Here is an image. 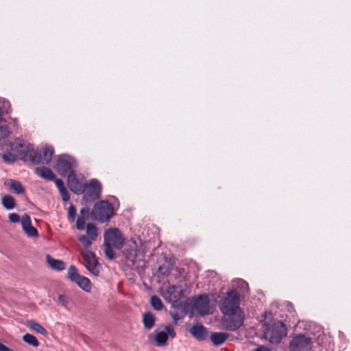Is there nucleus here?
<instances>
[{
	"mask_svg": "<svg viewBox=\"0 0 351 351\" xmlns=\"http://www.w3.org/2000/svg\"><path fill=\"white\" fill-rule=\"evenodd\" d=\"M191 335L197 341H202L208 337V330L201 324H194L189 330Z\"/></svg>",
	"mask_w": 351,
	"mask_h": 351,
	"instance_id": "4468645a",
	"label": "nucleus"
},
{
	"mask_svg": "<svg viewBox=\"0 0 351 351\" xmlns=\"http://www.w3.org/2000/svg\"><path fill=\"white\" fill-rule=\"evenodd\" d=\"M229 335L226 332H212L210 339L215 346L223 344L228 338Z\"/></svg>",
	"mask_w": 351,
	"mask_h": 351,
	"instance_id": "aec40b11",
	"label": "nucleus"
},
{
	"mask_svg": "<svg viewBox=\"0 0 351 351\" xmlns=\"http://www.w3.org/2000/svg\"><path fill=\"white\" fill-rule=\"evenodd\" d=\"M35 173L47 180H53L55 179V175L52 171L45 167L36 168Z\"/></svg>",
	"mask_w": 351,
	"mask_h": 351,
	"instance_id": "6ab92c4d",
	"label": "nucleus"
},
{
	"mask_svg": "<svg viewBox=\"0 0 351 351\" xmlns=\"http://www.w3.org/2000/svg\"><path fill=\"white\" fill-rule=\"evenodd\" d=\"M239 282L241 283V286H247V285L246 284V282L243 280H239Z\"/></svg>",
	"mask_w": 351,
	"mask_h": 351,
	"instance_id": "a19ab883",
	"label": "nucleus"
},
{
	"mask_svg": "<svg viewBox=\"0 0 351 351\" xmlns=\"http://www.w3.org/2000/svg\"><path fill=\"white\" fill-rule=\"evenodd\" d=\"M77 239L83 245V246L86 248L85 250H88L89 247L92 245V242L93 240L90 239L88 236L80 234L77 236Z\"/></svg>",
	"mask_w": 351,
	"mask_h": 351,
	"instance_id": "cd10ccee",
	"label": "nucleus"
},
{
	"mask_svg": "<svg viewBox=\"0 0 351 351\" xmlns=\"http://www.w3.org/2000/svg\"><path fill=\"white\" fill-rule=\"evenodd\" d=\"M46 260L49 265L55 270L62 271L65 269V263L62 261L55 259L49 255L46 256Z\"/></svg>",
	"mask_w": 351,
	"mask_h": 351,
	"instance_id": "412c9836",
	"label": "nucleus"
},
{
	"mask_svg": "<svg viewBox=\"0 0 351 351\" xmlns=\"http://www.w3.org/2000/svg\"><path fill=\"white\" fill-rule=\"evenodd\" d=\"M27 325L32 330H33L41 335H47V331L46 330V329L37 322H35L31 320V321L27 322Z\"/></svg>",
	"mask_w": 351,
	"mask_h": 351,
	"instance_id": "b1692460",
	"label": "nucleus"
},
{
	"mask_svg": "<svg viewBox=\"0 0 351 351\" xmlns=\"http://www.w3.org/2000/svg\"><path fill=\"white\" fill-rule=\"evenodd\" d=\"M195 310L201 315H206L212 313V307L210 304V300L206 295L197 298L194 302Z\"/></svg>",
	"mask_w": 351,
	"mask_h": 351,
	"instance_id": "9b49d317",
	"label": "nucleus"
},
{
	"mask_svg": "<svg viewBox=\"0 0 351 351\" xmlns=\"http://www.w3.org/2000/svg\"><path fill=\"white\" fill-rule=\"evenodd\" d=\"M86 234L90 239L95 241L98 236L97 228L94 224L89 223L86 225Z\"/></svg>",
	"mask_w": 351,
	"mask_h": 351,
	"instance_id": "393cba45",
	"label": "nucleus"
},
{
	"mask_svg": "<svg viewBox=\"0 0 351 351\" xmlns=\"http://www.w3.org/2000/svg\"><path fill=\"white\" fill-rule=\"evenodd\" d=\"M84 198L86 201H92L97 199L100 195L101 186L97 180H91L88 183L83 186Z\"/></svg>",
	"mask_w": 351,
	"mask_h": 351,
	"instance_id": "0eeeda50",
	"label": "nucleus"
},
{
	"mask_svg": "<svg viewBox=\"0 0 351 351\" xmlns=\"http://www.w3.org/2000/svg\"><path fill=\"white\" fill-rule=\"evenodd\" d=\"M22 339L24 342L33 347L37 348L39 346L38 339L33 335L27 333L23 336Z\"/></svg>",
	"mask_w": 351,
	"mask_h": 351,
	"instance_id": "a878e982",
	"label": "nucleus"
},
{
	"mask_svg": "<svg viewBox=\"0 0 351 351\" xmlns=\"http://www.w3.org/2000/svg\"><path fill=\"white\" fill-rule=\"evenodd\" d=\"M68 215L69 217H71L73 220L75 219L76 215V209L73 205H71L69 207Z\"/></svg>",
	"mask_w": 351,
	"mask_h": 351,
	"instance_id": "f704fd0d",
	"label": "nucleus"
},
{
	"mask_svg": "<svg viewBox=\"0 0 351 351\" xmlns=\"http://www.w3.org/2000/svg\"><path fill=\"white\" fill-rule=\"evenodd\" d=\"M4 185L17 194H21L25 192V188L19 181L9 179L4 182Z\"/></svg>",
	"mask_w": 351,
	"mask_h": 351,
	"instance_id": "a211bd4d",
	"label": "nucleus"
},
{
	"mask_svg": "<svg viewBox=\"0 0 351 351\" xmlns=\"http://www.w3.org/2000/svg\"><path fill=\"white\" fill-rule=\"evenodd\" d=\"M77 167L76 160L70 155L62 154L57 157L53 168L61 176H66Z\"/></svg>",
	"mask_w": 351,
	"mask_h": 351,
	"instance_id": "f03ea898",
	"label": "nucleus"
},
{
	"mask_svg": "<svg viewBox=\"0 0 351 351\" xmlns=\"http://www.w3.org/2000/svg\"><path fill=\"white\" fill-rule=\"evenodd\" d=\"M80 254L84 261V266L93 275L99 276L101 271V265L99 263L93 252L88 250H80Z\"/></svg>",
	"mask_w": 351,
	"mask_h": 351,
	"instance_id": "39448f33",
	"label": "nucleus"
},
{
	"mask_svg": "<svg viewBox=\"0 0 351 351\" xmlns=\"http://www.w3.org/2000/svg\"><path fill=\"white\" fill-rule=\"evenodd\" d=\"M1 204L7 210H12L16 206L14 198L10 195H5L2 197Z\"/></svg>",
	"mask_w": 351,
	"mask_h": 351,
	"instance_id": "4be33fe9",
	"label": "nucleus"
},
{
	"mask_svg": "<svg viewBox=\"0 0 351 351\" xmlns=\"http://www.w3.org/2000/svg\"><path fill=\"white\" fill-rule=\"evenodd\" d=\"M104 242L111 245L113 247L121 249L123 245L124 239L117 228H110L104 233Z\"/></svg>",
	"mask_w": 351,
	"mask_h": 351,
	"instance_id": "6e6552de",
	"label": "nucleus"
},
{
	"mask_svg": "<svg viewBox=\"0 0 351 351\" xmlns=\"http://www.w3.org/2000/svg\"><path fill=\"white\" fill-rule=\"evenodd\" d=\"M264 334L265 338L271 343L276 344L287 336V330L281 321H278L267 326Z\"/></svg>",
	"mask_w": 351,
	"mask_h": 351,
	"instance_id": "7ed1b4c3",
	"label": "nucleus"
},
{
	"mask_svg": "<svg viewBox=\"0 0 351 351\" xmlns=\"http://www.w3.org/2000/svg\"><path fill=\"white\" fill-rule=\"evenodd\" d=\"M143 322L145 328L149 330L154 325L155 318L152 313L147 312L143 315Z\"/></svg>",
	"mask_w": 351,
	"mask_h": 351,
	"instance_id": "5701e85b",
	"label": "nucleus"
},
{
	"mask_svg": "<svg viewBox=\"0 0 351 351\" xmlns=\"http://www.w3.org/2000/svg\"><path fill=\"white\" fill-rule=\"evenodd\" d=\"M23 229L29 237H37L38 233L37 230L32 226L30 217L24 215L21 220Z\"/></svg>",
	"mask_w": 351,
	"mask_h": 351,
	"instance_id": "dca6fc26",
	"label": "nucleus"
},
{
	"mask_svg": "<svg viewBox=\"0 0 351 351\" xmlns=\"http://www.w3.org/2000/svg\"><path fill=\"white\" fill-rule=\"evenodd\" d=\"M10 134V131L7 126L1 125L0 126V141L5 138Z\"/></svg>",
	"mask_w": 351,
	"mask_h": 351,
	"instance_id": "c756f323",
	"label": "nucleus"
},
{
	"mask_svg": "<svg viewBox=\"0 0 351 351\" xmlns=\"http://www.w3.org/2000/svg\"><path fill=\"white\" fill-rule=\"evenodd\" d=\"M182 290L176 286H169L167 289L166 298L170 302H176L178 301L182 296Z\"/></svg>",
	"mask_w": 351,
	"mask_h": 351,
	"instance_id": "f3484780",
	"label": "nucleus"
},
{
	"mask_svg": "<svg viewBox=\"0 0 351 351\" xmlns=\"http://www.w3.org/2000/svg\"><path fill=\"white\" fill-rule=\"evenodd\" d=\"M0 351H14V350L7 347L4 344L0 343Z\"/></svg>",
	"mask_w": 351,
	"mask_h": 351,
	"instance_id": "ea45409f",
	"label": "nucleus"
},
{
	"mask_svg": "<svg viewBox=\"0 0 351 351\" xmlns=\"http://www.w3.org/2000/svg\"><path fill=\"white\" fill-rule=\"evenodd\" d=\"M54 150L51 146H45L42 150L34 152V157L32 158V163L38 164H48L51 160L52 156Z\"/></svg>",
	"mask_w": 351,
	"mask_h": 351,
	"instance_id": "9d476101",
	"label": "nucleus"
},
{
	"mask_svg": "<svg viewBox=\"0 0 351 351\" xmlns=\"http://www.w3.org/2000/svg\"><path fill=\"white\" fill-rule=\"evenodd\" d=\"M166 332L160 331L156 334L155 335V341L156 344L158 346H163L166 345V343L168 340V337L169 336L171 338H174L176 335V331L174 328L171 325H167L165 327Z\"/></svg>",
	"mask_w": 351,
	"mask_h": 351,
	"instance_id": "f8f14e48",
	"label": "nucleus"
},
{
	"mask_svg": "<svg viewBox=\"0 0 351 351\" xmlns=\"http://www.w3.org/2000/svg\"><path fill=\"white\" fill-rule=\"evenodd\" d=\"M253 351H272V350L265 346H259L255 348Z\"/></svg>",
	"mask_w": 351,
	"mask_h": 351,
	"instance_id": "58836bf2",
	"label": "nucleus"
},
{
	"mask_svg": "<svg viewBox=\"0 0 351 351\" xmlns=\"http://www.w3.org/2000/svg\"><path fill=\"white\" fill-rule=\"evenodd\" d=\"M53 180L55 181L56 185L58 187L59 191L66 189L62 180L55 178Z\"/></svg>",
	"mask_w": 351,
	"mask_h": 351,
	"instance_id": "c9c22d12",
	"label": "nucleus"
},
{
	"mask_svg": "<svg viewBox=\"0 0 351 351\" xmlns=\"http://www.w3.org/2000/svg\"><path fill=\"white\" fill-rule=\"evenodd\" d=\"M58 301L59 304H60L63 306H66L67 304L66 298L63 295H60L58 296Z\"/></svg>",
	"mask_w": 351,
	"mask_h": 351,
	"instance_id": "4c0bfd02",
	"label": "nucleus"
},
{
	"mask_svg": "<svg viewBox=\"0 0 351 351\" xmlns=\"http://www.w3.org/2000/svg\"><path fill=\"white\" fill-rule=\"evenodd\" d=\"M59 192L64 202H68L69 200V194L66 189H63L62 191H60Z\"/></svg>",
	"mask_w": 351,
	"mask_h": 351,
	"instance_id": "e433bc0d",
	"label": "nucleus"
},
{
	"mask_svg": "<svg viewBox=\"0 0 351 351\" xmlns=\"http://www.w3.org/2000/svg\"><path fill=\"white\" fill-rule=\"evenodd\" d=\"M311 348V339L305 335L295 337L289 343L290 351H309Z\"/></svg>",
	"mask_w": 351,
	"mask_h": 351,
	"instance_id": "1a4fd4ad",
	"label": "nucleus"
},
{
	"mask_svg": "<svg viewBox=\"0 0 351 351\" xmlns=\"http://www.w3.org/2000/svg\"><path fill=\"white\" fill-rule=\"evenodd\" d=\"M16 152L21 160L32 162L34 152H36L32 145L29 144H19L16 148Z\"/></svg>",
	"mask_w": 351,
	"mask_h": 351,
	"instance_id": "ddd939ff",
	"label": "nucleus"
},
{
	"mask_svg": "<svg viewBox=\"0 0 351 351\" xmlns=\"http://www.w3.org/2000/svg\"><path fill=\"white\" fill-rule=\"evenodd\" d=\"M67 278L72 282H75L84 291H90L91 282L90 280L78 273L77 269L74 265H71L67 271Z\"/></svg>",
	"mask_w": 351,
	"mask_h": 351,
	"instance_id": "423d86ee",
	"label": "nucleus"
},
{
	"mask_svg": "<svg viewBox=\"0 0 351 351\" xmlns=\"http://www.w3.org/2000/svg\"><path fill=\"white\" fill-rule=\"evenodd\" d=\"M10 103L8 101H3L2 108H0V122L3 119V111L6 113H8V109L10 108Z\"/></svg>",
	"mask_w": 351,
	"mask_h": 351,
	"instance_id": "7c9ffc66",
	"label": "nucleus"
},
{
	"mask_svg": "<svg viewBox=\"0 0 351 351\" xmlns=\"http://www.w3.org/2000/svg\"><path fill=\"white\" fill-rule=\"evenodd\" d=\"M85 226V219L83 217H79L76 221V228L80 230H84Z\"/></svg>",
	"mask_w": 351,
	"mask_h": 351,
	"instance_id": "473e14b6",
	"label": "nucleus"
},
{
	"mask_svg": "<svg viewBox=\"0 0 351 351\" xmlns=\"http://www.w3.org/2000/svg\"><path fill=\"white\" fill-rule=\"evenodd\" d=\"M8 218L10 221L12 223H18L20 221V217L16 213H10L8 215Z\"/></svg>",
	"mask_w": 351,
	"mask_h": 351,
	"instance_id": "72a5a7b5",
	"label": "nucleus"
},
{
	"mask_svg": "<svg viewBox=\"0 0 351 351\" xmlns=\"http://www.w3.org/2000/svg\"><path fill=\"white\" fill-rule=\"evenodd\" d=\"M104 246L106 256L110 259H113L114 257V254L112 249L113 247L110 244L106 243L105 242L104 243Z\"/></svg>",
	"mask_w": 351,
	"mask_h": 351,
	"instance_id": "c85d7f7f",
	"label": "nucleus"
},
{
	"mask_svg": "<svg viewBox=\"0 0 351 351\" xmlns=\"http://www.w3.org/2000/svg\"><path fill=\"white\" fill-rule=\"evenodd\" d=\"M150 303L152 306L156 311H161L164 307L162 300L156 295L151 297Z\"/></svg>",
	"mask_w": 351,
	"mask_h": 351,
	"instance_id": "bb28decb",
	"label": "nucleus"
},
{
	"mask_svg": "<svg viewBox=\"0 0 351 351\" xmlns=\"http://www.w3.org/2000/svg\"><path fill=\"white\" fill-rule=\"evenodd\" d=\"M128 258L131 259L132 261H134V258H133L132 253H130V256H128Z\"/></svg>",
	"mask_w": 351,
	"mask_h": 351,
	"instance_id": "79ce46f5",
	"label": "nucleus"
},
{
	"mask_svg": "<svg viewBox=\"0 0 351 351\" xmlns=\"http://www.w3.org/2000/svg\"><path fill=\"white\" fill-rule=\"evenodd\" d=\"M3 160L8 163H12L16 160V157L11 153L5 154L2 156Z\"/></svg>",
	"mask_w": 351,
	"mask_h": 351,
	"instance_id": "2f4dec72",
	"label": "nucleus"
},
{
	"mask_svg": "<svg viewBox=\"0 0 351 351\" xmlns=\"http://www.w3.org/2000/svg\"><path fill=\"white\" fill-rule=\"evenodd\" d=\"M85 212H86V213L88 212V209L83 208V209L81 210V213H84Z\"/></svg>",
	"mask_w": 351,
	"mask_h": 351,
	"instance_id": "37998d69",
	"label": "nucleus"
},
{
	"mask_svg": "<svg viewBox=\"0 0 351 351\" xmlns=\"http://www.w3.org/2000/svg\"><path fill=\"white\" fill-rule=\"evenodd\" d=\"M239 303V294L236 291L228 292L219 302V308L224 315L222 324L226 330L235 331L243 324L244 313Z\"/></svg>",
	"mask_w": 351,
	"mask_h": 351,
	"instance_id": "f257e3e1",
	"label": "nucleus"
},
{
	"mask_svg": "<svg viewBox=\"0 0 351 351\" xmlns=\"http://www.w3.org/2000/svg\"><path fill=\"white\" fill-rule=\"evenodd\" d=\"M93 214L95 219L100 222H105L112 216L113 207L107 201H100L95 204Z\"/></svg>",
	"mask_w": 351,
	"mask_h": 351,
	"instance_id": "20e7f679",
	"label": "nucleus"
},
{
	"mask_svg": "<svg viewBox=\"0 0 351 351\" xmlns=\"http://www.w3.org/2000/svg\"><path fill=\"white\" fill-rule=\"evenodd\" d=\"M68 177V186L71 191L77 194H82L84 184H82L76 177L75 172L66 176Z\"/></svg>",
	"mask_w": 351,
	"mask_h": 351,
	"instance_id": "2eb2a0df",
	"label": "nucleus"
}]
</instances>
